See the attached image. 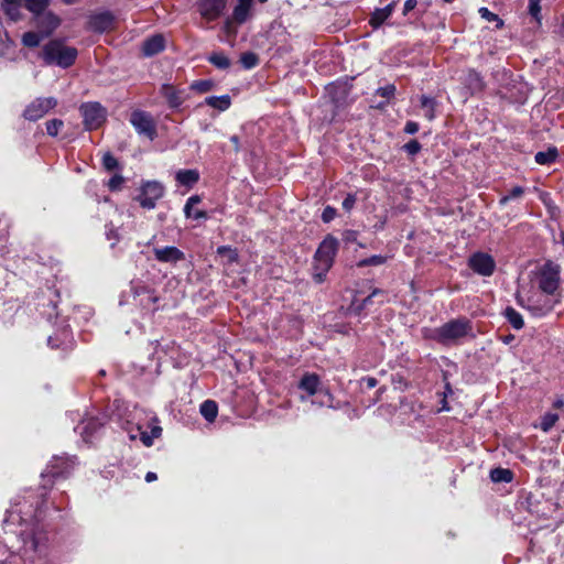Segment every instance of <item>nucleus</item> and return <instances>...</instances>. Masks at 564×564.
Returning <instances> with one entry per match:
<instances>
[{
	"instance_id": "f257e3e1",
	"label": "nucleus",
	"mask_w": 564,
	"mask_h": 564,
	"mask_svg": "<svg viewBox=\"0 0 564 564\" xmlns=\"http://www.w3.org/2000/svg\"><path fill=\"white\" fill-rule=\"evenodd\" d=\"M42 520L40 507L31 513L22 514L20 509L6 512L2 521L4 536L0 535V564H33L36 556L46 554L48 533Z\"/></svg>"
},
{
	"instance_id": "f03ea898",
	"label": "nucleus",
	"mask_w": 564,
	"mask_h": 564,
	"mask_svg": "<svg viewBox=\"0 0 564 564\" xmlns=\"http://www.w3.org/2000/svg\"><path fill=\"white\" fill-rule=\"evenodd\" d=\"M471 332V322L467 317H458L436 328H423L422 335L424 339L434 340L442 346H453L459 344Z\"/></svg>"
},
{
	"instance_id": "7ed1b4c3",
	"label": "nucleus",
	"mask_w": 564,
	"mask_h": 564,
	"mask_svg": "<svg viewBox=\"0 0 564 564\" xmlns=\"http://www.w3.org/2000/svg\"><path fill=\"white\" fill-rule=\"evenodd\" d=\"M78 464L76 456H53L41 473L39 488L44 491L58 490V485L69 478Z\"/></svg>"
},
{
	"instance_id": "20e7f679",
	"label": "nucleus",
	"mask_w": 564,
	"mask_h": 564,
	"mask_svg": "<svg viewBox=\"0 0 564 564\" xmlns=\"http://www.w3.org/2000/svg\"><path fill=\"white\" fill-rule=\"evenodd\" d=\"M339 250V240L332 234H327L319 242L312 262V276L316 283H323L328 271L335 262Z\"/></svg>"
},
{
	"instance_id": "39448f33",
	"label": "nucleus",
	"mask_w": 564,
	"mask_h": 564,
	"mask_svg": "<svg viewBox=\"0 0 564 564\" xmlns=\"http://www.w3.org/2000/svg\"><path fill=\"white\" fill-rule=\"evenodd\" d=\"M78 51L76 47L67 46L61 40H51L42 50V58L47 65H57L68 68L76 62Z\"/></svg>"
},
{
	"instance_id": "423d86ee",
	"label": "nucleus",
	"mask_w": 564,
	"mask_h": 564,
	"mask_svg": "<svg viewBox=\"0 0 564 564\" xmlns=\"http://www.w3.org/2000/svg\"><path fill=\"white\" fill-rule=\"evenodd\" d=\"M52 0H2L0 8L11 22H19L23 19L21 8H25L33 14L40 17L50 7Z\"/></svg>"
},
{
	"instance_id": "0eeeda50",
	"label": "nucleus",
	"mask_w": 564,
	"mask_h": 564,
	"mask_svg": "<svg viewBox=\"0 0 564 564\" xmlns=\"http://www.w3.org/2000/svg\"><path fill=\"white\" fill-rule=\"evenodd\" d=\"M539 289L546 295L554 296L561 281V267L547 260L534 271Z\"/></svg>"
},
{
	"instance_id": "6e6552de",
	"label": "nucleus",
	"mask_w": 564,
	"mask_h": 564,
	"mask_svg": "<svg viewBox=\"0 0 564 564\" xmlns=\"http://www.w3.org/2000/svg\"><path fill=\"white\" fill-rule=\"evenodd\" d=\"M86 131L99 129L107 121V109L98 101H87L79 106Z\"/></svg>"
},
{
	"instance_id": "1a4fd4ad",
	"label": "nucleus",
	"mask_w": 564,
	"mask_h": 564,
	"mask_svg": "<svg viewBox=\"0 0 564 564\" xmlns=\"http://www.w3.org/2000/svg\"><path fill=\"white\" fill-rule=\"evenodd\" d=\"M518 303L527 308L533 316L542 317L552 312L555 305L558 303L557 299H554L551 295H533L523 300L518 296Z\"/></svg>"
},
{
	"instance_id": "9d476101",
	"label": "nucleus",
	"mask_w": 564,
	"mask_h": 564,
	"mask_svg": "<svg viewBox=\"0 0 564 564\" xmlns=\"http://www.w3.org/2000/svg\"><path fill=\"white\" fill-rule=\"evenodd\" d=\"M164 195V186L158 181H144L140 186V193L134 200L144 209H154L156 202Z\"/></svg>"
},
{
	"instance_id": "9b49d317",
	"label": "nucleus",
	"mask_w": 564,
	"mask_h": 564,
	"mask_svg": "<svg viewBox=\"0 0 564 564\" xmlns=\"http://www.w3.org/2000/svg\"><path fill=\"white\" fill-rule=\"evenodd\" d=\"M135 131L153 141L158 137L156 123L150 112L133 110L129 119Z\"/></svg>"
},
{
	"instance_id": "f8f14e48",
	"label": "nucleus",
	"mask_w": 564,
	"mask_h": 564,
	"mask_svg": "<svg viewBox=\"0 0 564 564\" xmlns=\"http://www.w3.org/2000/svg\"><path fill=\"white\" fill-rule=\"evenodd\" d=\"M58 101L55 97H39L32 100L23 110L22 117L28 121H37L51 110L55 109Z\"/></svg>"
},
{
	"instance_id": "ddd939ff",
	"label": "nucleus",
	"mask_w": 564,
	"mask_h": 564,
	"mask_svg": "<svg viewBox=\"0 0 564 564\" xmlns=\"http://www.w3.org/2000/svg\"><path fill=\"white\" fill-rule=\"evenodd\" d=\"M468 267L479 275L490 276L494 273V258L488 253L477 251L469 257Z\"/></svg>"
},
{
	"instance_id": "4468645a",
	"label": "nucleus",
	"mask_w": 564,
	"mask_h": 564,
	"mask_svg": "<svg viewBox=\"0 0 564 564\" xmlns=\"http://www.w3.org/2000/svg\"><path fill=\"white\" fill-rule=\"evenodd\" d=\"M226 2V0H199L197 10L203 19L212 22L223 14Z\"/></svg>"
},
{
	"instance_id": "2eb2a0df",
	"label": "nucleus",
	"mask_w": 564,
	"mask_h": 564,
	"mask_svg": "<svg viewBox=\"0 0 564 564\" xmlns=\"http://www.w3.org/2000/svg\"><path fill=\"white\" fill-rule=\"evenodd\" d=\"M154 259L161 263L175 264L185 260V253L175 246L153 248Z\"/></svg>"
},
{
	"instance_id": "dca6fc26",
	"label": "nucleus",
	"mask_w": 564,
	"mask_h": 564,
	"mask_svg": "<svg viewBox=\"0 0 564 564\" xmlns=\"http://www.w3.org/2000/svg\"><path fill=\"white\" fill-rule=\"evenodd\" d=\"M39 31L48 37L61 25V18L53 11L45 10L40 17L34 18Z\"/></svg>"
},
{
	"instance_id": "f3484780",
	"label": "nucleus",
	"mask_w": 564,
	"mask_h": 564,
	"mask_svg": "<svg viewBox=\"0 0 564 564\" xmlns=\"http://www.w3.org/2000/svg\"><path fill=\"white\" fill-rule=\"evenodd\" d=\"M113 23L115 15L110 11L94 13L87 21L88 29L97 33H104L110 30L113 26Z\"/></svg>"
},
{
	"instance_id": "a211bd4d",
	"label": "nucleus",
	"mask_w": 564,
	"mask_h": 564,
	"mask_svg": "<svg viewBox=\"0 0 564 564\" xmlns=\"http://www.w3.org/2000/svg\"><path fill=\"white\" fill-rule=\"evenodd\" d=\"M160 94L166 100L169 108L173 110L178 109L187 98L184 89H178L172 84H163Z\"/></svg>"
},
{
	"instance_id": "6ab92c4d",
	"label": "nucleus",
	"mask_w": 564,
	"mask_h": 564,
	"mask_svg": "<svg viewBox=\"0 0 564 564\" xmlns=\"http://www.w3.org/2000/svg\"><path fill=\"white\" fill-rule=\"evenodd\" d=\"M47 345L52 349H62L67 352L74 347L73 335L69 329L63 328L47 338Z\"/></svg>"
},
{
	"instance_id": "aec40b11",
	"label": "nucleus",
	"mask_w": 564,
	"mask_h": 564,
	"mask_svg": "<svg viewBox=\"0 0 564 564\" xmlns=\"http://www.w3.org/2000/svg\"><path fill=\"white\" fill-rule=\"evenodd\" d=\"M397 6V1L392 0L383 8H376L373 12H371L368 23L372 28V30L380 29L383 23L392 15Z\"/></svg>"
},
{
	"instance_id": "412c9836",
	"label": "nucleus",
	"mask_w": 564,
	"mask_h": 564,
	"mask_svg": "<svg viewBox=\"0 0 564 564\" xmlns=\"http://www.w3.org/2000/svg\"><path fill=\"white\" fill-rule=\"evenodd\" d=\"M165 50V39L162 34H154L145 39L141 46L142 55L152 57Z\"/></svg>"
},
{
	"instance_id": "4be33fe9",
	"label": "nucleus",
	"mask_w": 564,
	"mask_h": 564,
	"mask_svg": "<svg viewBox=\"0 0 564 564\" xmlns=\"http://www.w3.org/2000/svg\"><path fill=\"white\" fill-rule=\"evenodd\" d=\"M80 435L86 443H93L99 432L104 429V422L98 417H89L82 422Z\"/></svg>"
},
{
	"instance_id": "5701e85b",
	"label": "nucleus",
	"mask_w": 564,
	"mask_h": 564,
	"mask_svg": "<svg viewBox=\"0 0 564 564\" xmlns=\"http://www.w3.org/2000/svg\"><path fill=\"white\" fill-rule=\"evenodd\" d=\"M200 174L196 169H183L178 170L175 174V181L177 184L187 188H193L198 183Z\"/></svg>"
},
{
	"instance_id": "b1692460",
	"label": "nucleus",
	"mask_w": 564,
	"mask_h": 564,
	"mask_svg": "<svg viewBox=\"0 0 564 564\" xmlns=\"http://www.w3.org/2000/svg\"><path fill=\"white\" fill-rule=\"evenodd\" d=\"M321 383L319 377L316 373H305L300 382L299 389L305 391L310 397L315 395Z\"/></svg>"
},
{
	"instance_id": "393cba45",
	"label": "nucleus",
	"mask_w": 564,
	"mask_h": 564,
	"mask_svg": "<svg viewBox=\"0 0 564 564\" xmlns=\"http://www.w3.org/2000/svg\"><path fill=\"white\" fill-rule=\"evenodd\" d=\"M251 8V0H238L237 4L232 10V20L238 24H243L249 18Z\"/></svg>"
},
{
	"instance_id": "a878e982",
	"label": "nucleus",
	"mask_w": 564,
	"mask_h": 564,
	"mask_svg": "<svg viewBox=\"0 0 564 564\" xmlns=\"http://www.w3.org/2000/svg\"><path fill=\"white\" fill-rule=\"evenodd\" d=\"M384 294V291L381 289H375L368 296H366L364 300L358 301L357 299H354L349 311L355 315H360L365 308H367L370 304H372V299L377 295Z\"/></svg>"
},
{
	"instance_id": "bb28decb",
	"label": "nucleus",
	"mask_w": 564,
	"mask_h": 564,
	"mask_svg": "<svg viewBox=\"0 0 564 564\" xmlns=\"http://www.w3.org/2000/svg\"><path fill=\"white\" fill-rule=\"evenodd\" d=\"M395 91H397V88L393 84H389L383 87H379L376 90L375 95L384 98V100L379 101L378 104L372 105L371 107L375 109L383 110L387 107V105L389 104V100L394 97Z\"/></svg>"
},
{
	"instance_id": "cd10ccee",
	"label": "nucleus",
	"mask_w": 564,
	"mask_h": 564,
	"mask_svg": "<svg viewBox=\"0 0 564 564\" xmlns=\"http://www.w3.org/2000/svg\"><path fill=\"white\" fill-rule=\"evenodd\" d=\"M204 104L219 111H226L231 106V98L229 95L208 96L205 98Z\"/></svg>"
},
{
	"instance_id": "c85d7f7f",
	"label": "nucleus",
	"mask_w": 564,
	"mask_h": 564,
	"mask_svg": "<svg viewBox=\"0 0 564 564\" xmlns=\"http://www.w3.org/2000/svg\"><path fill=\"white\" fill-rule=\"evenodd\" d=\"M199 412L208 423H213L218 415V404L214 400H205L199 406Z\"/></svg>"
},
{
	"instance_id": "c756f323",
	"label": "nucleus",
	"mask_w": 564,
	"mask_h": 564,
	"mask_svg": "<svg viewBox=\"0 0 564 564\" xmlns=\"http://www.w3.org/2000/svg\"><path fill=\"white\" fill-rule=\"evenodd\" d=\"M525 193V188L522 186L512 187L507 194L502 195L499 199V206L506 207L510 203H519Z\"/></svg>"
},
{
	"instance_id": "7c9ffc66",
	"label": "nucleus",
	"mask_w": 564,
	"mask_h": 564,
	"mask_svg": "<svg viewBox=\"0 0 564 564\" xmlns=\"http://www.w3.org/2000/svg\"><path fill=\"white\" fill-rule=\"evenodd\" d=\"M420 105H421V108H423L425 110L424 117L429 121H433L436 117V113H435V110L437 107L436 99L434 97L422 95L420 97Z\"/></svg>"
},
{
	"instance_id": "2f4dec72",
	"label": "nucleus",
	"mask_w": 564,
	"mask_h": 564,
	"mask_svg": "<svg viewBox=\"0 0 564 564\" xmlns=\"http://www.w3.org/2000/svg\"><path fill=\"white\" fill-rule=\"evenodd\" d=\"M502 315L508 321V323L517 330L521 329L524 326V321L522 315L516 311L513 307L508 306Z\"/></svg>"
},
{
	"instance_id": "473e14b6",
	"label": "nucleus",
	"mask_w": 564,
	"mask_h": 564,
	"mask_svg": "<svg viewBox=\"0 0 564 564\" xmlns=\"http://www.w3.org/2000/svg\"><path fill=\"white\" fill-rule=\"evenodd\" d=\"M207 61L218 69H228L231 65L229 57L224 52H214L207 56Z\"/></svg>"
},
{
	"instance_id": "72a5a7b5",
	"label": "nucleus",
	"mask_w": 564,
	"mask_h": 564,
	"mask_svg": "<svg viewBox=\"0 0 564 564\" xmlns=\"http://www.w3.org/2000/svg\"><path fill=\"white\" fill-rule=\"evenodd\" d=\"M557 154V149L555 147H551L546 151L538 152L534 156V160L540 165H547L556 160Z\"/></svg>"
},
{
	"instance_id": "f704fd0d",
	"label": "nucleus",
	"mask_w": 564,
	"mask_h": 564,
	"mask_svg": "<svg viewBox=\"0 0 564 564\" xmlns=\"http://www.w3.org/2000/svg\"><path fill=\"white\" fill-rule=\"evenodd\" d=\"M328 93H329L332 101L336 106H340L346 100V98L348 96V89L345 85H339V86L333 85L329 87Z\"/></svg>"
},
{
	"instance_id": "c9c22d12",
	"label": "nucleus",
	"mask_w": 564,
	"mask_h": 564,
	"mask_svg": "<svg viewBox=\"0 0 564 564\" xmlns=\"http://www.w3.org/2000/svg\"><path fill=\"white\" fill-rule=\"evenodd\" d=\"M45 36L39 31V32H35V31H28L25 32L23 35H22V44L25 46V47H30V48H34V47H37L41 43V41L44 39Z\"/></svg>"
},
{
	"instance_id": "e433bc0d",
	"label": "nucleus",
	"mask_w": 564,
	"mask_h": 564,
	"mask_svg": "<svg viewBox=\"0 0 564 564\" xmlns=\"http://www.w3.org/2000/svg\"><path fill=\"white\" fill-rule=\"evenodd\" d=\"M239 62L243 69H252L260 64V58L254 52L248 51L240 55Z\"/></svg>"
},
{
	"instance_id": "4c0bfd02",
	"label": "nucleus",
	"mask_w": 564,
	"mask_h": 564,
	"mask_svg": "<svg viewBox=\"0 0 564 564\" xmlns=\"http://www.w3.org/2000/svg\"><path fill=\"white\" fill-rule=\"evenodd\" d=\"M214 87H215V83L213 79H198V80H194L189 85V89L194 90L198 94H206V93L213 90Z\"/></svg>"
},
{
	"instance_id": "58836bf2",
	"label": "nucleus",
	"mask_w": 564,
	"mask_h": 564,
	"mask_svg": "<svg viewBox=\"0 0 564 564\" xmlns=\"http://www.w3.org/2000/svg\"><path fill=\"white\" fill-rule=\"evenodd\" d=\"M387 257L381 254H373L371 257L361 259L357 262L358 268H366V267H378L387 262Z\"/></svg>"
},
{
	"instance_id": "ea45409f",
	"label": "nucleus",
	"mask_w": 564,
	"mask_h": 564,
	"mask_svg": "<svg viewBox=\"0 0 564 564\" xmlns=\"http://www.w3.org/2000/svg\"><path fill=\"white\" fill-rule=\"evenodd\" d=\"M217 254L220 257H226L228 263H234L238 261L239 254L236 248L231 246H219L217 248Z\"/></svg>"
},
{
	"instance_id": "a19ab883",
	"label": "nucleus",
	"mask_w": 564,
	"mask_h": 564,
	"mask_svg": "<svg viewBox=\"0 0 564 564\" xmlns=\"http://www.w3.org/2000/svg\"><path fill=\"white\" fill-rule=\"evenodd\" d=\"M45 127H46V133L50 137L55 138L58 135L59 131L64 127V121L62 119L54 118V119L47 120L45 122Z\"/></svg>"
},
{
	"instance_id": "79ce46f5",
	"label": "nucleus",
	"mask_w": 564,
	"mask_h": 564,
	"mask_svg": "<svg viewBox=\"0 0 564 564\" xmlns=\"http://www.w3.org/2000/svg\"><path fill=\"white\" fill-rule=\"evenodd\" d=\"M558 415L556 413L547 412L542 416L540 427L544 432H549L557 422Z\"/></svg>"
},
{
	"instance_id": "37998d69",
	"label": "nucleus",
	"mask_w": 564,
	"mask_h": 564,
	"mask_svg": "<svg viewBox=\"0 0 564 564\" xmlns=\"http://www.w3.org/2000/svg\"><path fill=\"white\" fill-rule=\"evenodd\" d=\"M102 166L106 171L111 172L119 169V162L112 153L107 152L102 156Z\"/></svg>"
},
{
	"instance_id": "c03bdc74",
	"label": "nucleus",
	"mask_w": 564,
	"mask_h": 564,
	"mask_svg": "<svg viewBox=\"0 0 564 564\" xmlns=\"http://www.w3.org/2000/svg\"><path fill=\"white\" fill-rule=\"evenodd\" d=\"M402 150L410 156H415L422 150V144L416 140L412 139L403 144Z\"/></svg>"
},
{
	"instance_id": "a18cd8bd",
	"label": "nucleus",
	"mask_w": 564,
	"mask_h": 564,
	"mask_svg": "<svg viewBox=\"0 0 564 564\" xmlns=\"http://www.w3.org/2000/svg\"><path fill=\"white\" fill-rule=\"evenodd\" d=\"M513 479V473L510 469L496 467V482H510Z\"/></svg>"
},
{
	"instance_id": "49530a36",
	"label": "nucleus",
	"mask_w": 564,
	"mask_h": 564,
	"mask_svg": "<svg viewBox=\"0 0 564 564\" xmlns=\"http://www.w3.org/2000/svg\"><path fill=\"white\" fill-rule=\"evenodd\" d=\"M106 237L108 240H112L111 247L113 248L117 242L120 240V236L118 229L113 226L112 223L106 225Z\"/></svg>"
},
{
	"instance_id": "de8ad7c7",
	"label": "nucleus",
	"mask_w": 564,
	"mask_h": 564,
	"mask_svg": "<svg viewBox=\"0 0 564 564\" xmlns=\"http://www.w3.org/2000/svg\"><path fill=\"white\" fill-rule=\"evenodd\" d=\"M468 79L470 89H473L474 91H479L482 89V80L476 72L470 70L468 73Z\"/></svg>"
},
{
	"instance_id": "09e8293b",
	"label": "nucleus",
	"mask_w": 564,
	"mask_h": 564,
	"mask_svg": "<svg viewBox=\"0 0 564 564\" xmlns=\"http://www.w3.org/2000/svg\"><path fill=\"white\" fill-rule=\"evenodd\" d=\"M123 183H124L123 176H121L119 174H115L108 181V188L110 192H117V191L121 189Z\"/></svg>"
},
{
	"instance_id": "8fccbe9b",
	"label": "nucleus",
	"mask_w": 564,
	"mask_h": 564,
	"mask_svg": "<svg viewBox=\"0 0 564 564\" xmlns=\"http://www.w3.org/2000/svg\"><path fill=\"white\" fill-rule=\"evenodd\" d=\"M358 236L359 232L357 230L346 229L341 234V239L346 245H350L357 242Z\"/></svg>"
},
{
	"instance_id": "3c124183",
	"label": "nucleus",
	"mask_w": 564,
	"mask_h": 564,
	"mask_svg": "<svg viewBox=\"0 0 564 564\" xmlns=\"http://www.w3.org/2000/svg\"><path fill=\"white\" fill-rule=\"evenodd\" d=\"M529 12L530 14L540 23L541 21V6L539 0H530L529 1Z\"/></svg>"
},
{
	"instance_id": "603ef678",
	"label": "nucleus",
	"mask_w": 564,
	"mask_h": 564,
	"mask_svg": "<svg viewBox=\"0 0 564 564\" xmlns=\"http://www.w3.org/2000/svg\"><path fill=\"white\" fill-rule=\"evenodd\" d=\"M337 215V210L335 207L327 205L322 213V221L325 224L330 223Z\"/></svg>"
},
{
	"instance_id": "864d4df0",
	"label": "nucleus",
	"mask_w": 564,
	"mask_h": 564,
	"mask_svg": "<svg viewBox=\"0 0 564 564\" xmlns=\"http://www.w3.org/2000/svg\"><path fill=\"white\" fill-rule=\"evenodd\" d=\"M357 196L354 193H348L347 196L343 200V208L345 212L349 213L356 205Z\"/></svg>"
},
{
	"instance_id": "5fc2aeb1",
	"label": "nucleus",
	"mask_w": 564,
	"mask_h": 564,
	"mask_svg": "<svg viewBox=\"0 0 564 564\" xmlns=\"http://www.w3.org/2000/svg\"><path fill=\"white\" fill-rule=\"evenodd\" d=\"M417 3V0H405L402 10V15L406 17L411 11H413L416 8Z\"/></svg>"
},
{
	"instance_id": "6e6d98bb",
	"label": "nucleus",
	"mask_w": 564,
	"mask_h": 564,
	"mask_svg": "<svg viewBox=\"0 0 564 564\" xmlns=\"http://www.w3.org/2000/svg\"><path fill=\"white\" fill-rule=\"evenodd\" d=\"M540 199L549 210L556 208L549 193L542 192L540 194Z\"/></svg>"
},
{
	"instance_id": "4d7b16f0",
	"label": "nucleus",
	"mask_w": 564,
	"mask_h": 564,
	"mask_svg": "<svg viewBox=\"0 0 564 564\" xmlns=\"http://www.w3.org/2000/svg\"><path fill=\"white\" fill-rule=\"evenodd\" d=\"M420 126L415 121H406L403 131L408 134H414L419 131Z\"/></svg>"
},
{
	"instance_id": "13d9d810",
	"label": "nucleus",
	"mask_w": 564,
	"mask_h": 564,
	"mask_svg": "<svg viewBox=\"0 0 564 564\" xmlns=\"http://www.w3.org/2000/svg\"><path fill=\"white\" fill-rule=\"evenodd\" d=\"M361 384H364L367 389H373L378 384V380L375 377H364L361 379Z\"/></svg>"
},
{
	"instance_id": "bf43d9fd",
	"label": "nucleus",
	"mask_w": 564,
	"mask_h": 564,
	"mask_svg": "<svg viewBox=\"0 0 564 564\" xmlns=\"http://www.w3.org/2000/svg\"><path fill=\"white\" fill-rule=\"evenodd\" d=\"M140 440L143 443V445L147 447H150L153 445V436H151L148 432H141Z\"/></svg>"
},
{
	"instance_id": "052dcab7",
	"label": "nucleus",
	"mask_w": 564,
	"mask_h": 564,
	"mask_svg": "<svg viewBox=\"0 0 564 564\" xmlns=\"http://www.w3.org/2000/svg\"><path fill=\"white\" fill-rule=\"evenodd\" d=\"M479 13L486 20L494 21V12H491L488 8H485V7L480 8Z\"/></svg>"
},
{
	"instance_id": "680f3d73",
	"label": "nucleus",
	"mask_w": 564,
	"mask_h": 564,
	"mask_svg": "<svg viewBox=\"0 0 564 564\" xmlns=\"http://www.w3.org/2000/svg\"><path fill=\"white\" fill-rule=\"evenodd\" d=\"M191 218L196 219V220H198V219H207L208 218V214L205 210L197 209V210H195L192 214Z\"/></svg>"
},
{
	"instance_id": "e2e57ef3",
	"label": "nucleus",
	"mask_w": 564,
	"mask_h": 564,
	"mask_svg": "<svg viewBox=\"0 0 564 564\" xmlns=\"http://www.w3.org/2000/svg\"><path fill=\"white\" fill-rule=\"evenodd\" d=\"M162 431L163 430L160 425H153V426H151L150 435L153 436V440L159 438L162 435Z\"/></svg>"
},
{
	"instance_id": "0e129e2a",
	"label": "nucleus",
	"mask_w": 564,
	"mask_h": 564,
	"mask_svg": "<svg viewBox=\"0 0 564 564\" xmlns=\"http://www.w3.org/2000/svg\"><path fill=\"white\" fill-rule=\"evenodd\" d=\"M229 140L232 143V145H234V150L236 152H239L240 151V139H239V137L235 134V135H231Z\"/></svg>"
},
{
	"instance_id": "69168bd1",
	"label": "nucleus",
	"mask_w": 564,
	"mask_h": 564,
	"mask_svg": "<svg viewBox=\"0 0 564 564\" xmlns=\"http://www.w3.org/2000/svg\"><path fill=\"white\" fill-rule=\"evenodd\" d=\"M188 205H197L202 202V197L199 195H193L187 200Z\"/></svg>"
},
{
	"instance_id": "338daca9",
	"label": "nucleus",
	"mask_w": 564,
	"mask_h": 564,
	"mask_svg": "<svg viewBox=\"0 0 564 564\" xmlns=\"http://www.w3.org/2000/svg\"><path fill=\"white\" fill-rule=\"evenodd\" d=\"M500 339L506 345H509V344H511L516 339V337H514V335L509 334V335L500 336Z\"/></svg>"
},
{
	"instance_id": "774afa93",
	"label": "nucleus",
	"mask_w": 564,
	"mask_h": 564,
	"mask_svg": "<svg viewBox=\"0 0 564 564\" xmlns=\"http://www.w3.org/2000/svg\"><path fill=\"white\" fill-rule=\"evenodd\" d=\"M193 213H194L193 205H188V203L186 202V204L184 206V215H185V217L186 218H191Z\"/></svg>"
}]
</instances>
